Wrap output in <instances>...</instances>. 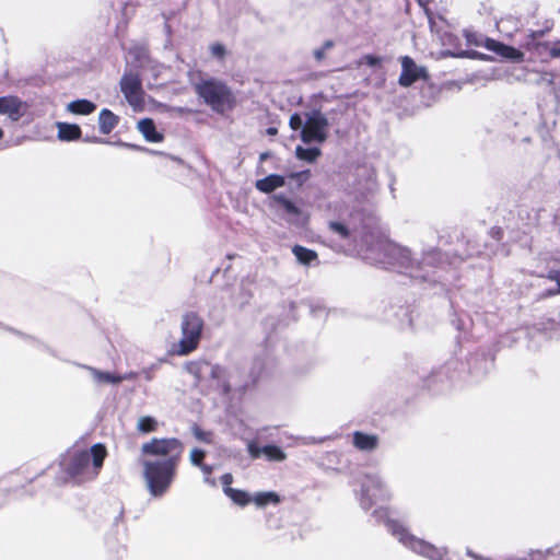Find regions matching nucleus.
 Masks as SVG:
<instances>
[{
    "label": "nucleus",
    "instance_id": "f257e3e1",
    "mask_svg": "<svg viewBox=\"0 0 560 560\" xmlns=\"http://www.w3.org/2000/svg\"><path fill=\"white\" fill-rule=\"evenodd\" d=\"M142 474L149 493L164 497L175 482L182 464L185 445L175 436L152 438L140 448Z\"/></svg>",
    "mask_w": 560,
    "mask_h": 560
},
{
    "label": "nucleus",
    "instance_id": "f03ea898",
    "mask_svg": "<svg viewBox=\"0 0 560 560\" xmlns=\"http://www.w3.org/2000/svg\"><path fill=\"white\" fill-rule=\"evenodd\" d=\"M108 455L103 443H96L88 450L74 451L63 462V471L73 483L80 485L94 480L100 475Z\"/></svg>",
    "mask_w": 560,
    "mask_h": 560
},
{
    "label": "nucleus",
    "instance_id": "7ed1b4c3",
    "mask_svg": "<svg viewBox=\"0 0 560 560\" xmlns=\"http://www.w3.org/2000/svg\"><path fill=\"white\" fill-rule=\"evenodd\" d=\"M289 125L292 130H300V137L304 143H324L328 138V119L318 110L306 113L304 118L293 114Z\"/></svg>",
    "mask_w": 560,
    "mask_h": 560
},
{
    "label": "nucleus",
    "instance_id": "20e7f679",
    "mask_svg": "<svg viewBox=\"0 0 560 560\" xmlns=\"http://www.w3.org/2000/svg\"><path fill=\"white\" fill-rule=\"evenodd\" d=\"M203 328L205 320L197 312L185 313L180 323L182 338L173 345L172 353L182 357L194 352L199 347Z\"/></svg>",
    "mask_w": 560,
    "mask_h": 560
},
{
    "label": "nucleus",
    "instance_id": "39448f33",
    "mask_svg": "<svg viewBox=\"0 0 560 560\" xmlns=\"http://www.w3.org/2000/svg\"><path fill=\"white\" fill-rule=\"evenodd\" d=\"M199 96L215 112L224 113L233 108L235 98L230 89L221 81L210 79L196 85Z\"/></svg>",
    "mask_w": 560,
    "mask_h": 560
},
{
    "label": "nucleus",
    "instance_id": "423d86ee",
    "mask_svg": "<svg viewBox=\"0 0 560 560\" xmlns=\"http://www.w3.org/2000/svg\"><path fill=\"white\" fill-rule=\"evenodd\" d=\"M365 212H349L347 219L342 221H330L328 223L331 232L338 234L341 238L362 235L368 228Z\"/></svg>",
    "mask_w": 560,
    "mask_h": 560
},
{
    "label": "nucleus",
    "instance_id": "0eeeda50",
    "mask_svg": "<svg viewBox=\"0 0 560 560\" xmlns=\"http://www.w3.org/2000/svg\"><path fill=\"white\" fill-rule=\"evenodd\" d=\"M401 74L399 77V84L404 88L412 85L419 79L427 78V69L416 65L412 58L404 56L400 58Z\"/></svg>",
    "mask_w": 560,
    "mask_h": 560
},
{
    "label": "nucleus",
    "instance_id": "6e6552de",
    "mask_svg": "<svg viewBox=\"0 0 560 560\" xmlns=\"http://www.w3.org/2000/svg\"><path fill=\"white\" fill-rule=\"evenodd\" d=\"M120 89L129 104L133 107L142 102L141 81L137 74L127 73L120 81Z\"/></svg>",
    "mask_w": 560,
    "mask_h": 560
},
{
    "label": "nucleus",
    "instance_id": "1a4fd4ad",
    "mask_svg": "<svg viewBox=\"0 0 560 560\" xmlns=\"http://www.w3.org/2000/svg\"><path fill=\"white\" fill-rule=\"evenodd\" d=\"M27 110V105L18 96L0 97V115L8 116L12 121L21 119Z\"/></svg>",
    "mask_w": 560,
    "mask_h": 560
},
{
    "label": "nucleus",
    "instance_id": "9d476101",
    "mask_svg": "<svg viewBox=\"0 0 560 560\" xmlns=\"http://www.w3.org/2000/svg\"><path fill=\"white\" fill-rule=\"evenodd\" d=\"M485 47L506 59L522 61L524 58V54L521 50L494 39H487Z\"/></svg>",
    "mask_w": 560,
    "mask_h": 560
},
{
    "label": "nucleus",
    "instance_id": "9b49d317",
    "mask_svg": "<svg viewBox=\"0 0 560 560\" xmlns=\"http://www.w3.org/2000/svg\"><path fill=\"white\" fill-rule=\"evenodd\" d=\"M352 443L359 451L371 452L378 446V436L375 434L355 431L352 435Z\"/></svg>",
    "mask_w": 560,
    "mask_h": 560
},
{
    "label": "nucleus",
    "instance_id": "f8f14e48",
    "mask_svg": "<svg viewBox=\"0 0 560 560\" xmlns=\"http://www.w3.org/2000/svg\"><path fill=\"white\" fill-rule=\"evenodd\" d=\"M93 380L98 384H119L125 380H130L136 377L135 373H129L127 375H118L110 372H103L95 368H89Z\"/></svg>",
    "mask_w": 560,
    "mask_h": 560
},
{
    "label": "nucleus",
    "instance_id": "ddd939ff",
    "mask_svg": "<svg viewBox=\"0 0 560 560\" xmlns=\"http://www.w3.org/2000/svg\"><path fill=\"white\" fill-rule=\"evenodd\" d=\"M285 185V179L282 175L270 174L265 178L258 179L255 187L265 194L272 192Z\"/></svg>",
    "mask_w": 560,
    "mask_h": 560
},
{
    "label": "nucleus",
    "instance_id": "4468645a",
    "mask_svg": "<svg viewBox=\"0 0 560 560\" xmlns=\"http://www.w3.org/2000/svg\"><path fill=\"white\" fill-rule=\"evenodd\" d=\"M385 525L390 532L392 535L398 538V540L404 544L406 547L410 544L411 539H413V535L409 533V530L397 520L387 518L385 521Z\"/></svg>",
    "mask_w": 560,
    "mask_h": 560
},
{
    "label": "nucleus",
    "instance_id": "2eb2a0df",
    "mask_svg": "<svg viewBox=\"0 0 560 560\" xmlns=\"http://www.w3.org/2000/svg\"><path fill=\"white\" fill-rule=\"evenodd\" d=\"M138 129L150 142H160L163 139L162 135L155 130V126L152 119H141L138 122Z\"/></svg>",
    "mask_w": 560,
    "mask_h": 560
},
{
    "label": "nucleus",
    "instance_id": "dca6fc26",
    "mask_svg": "<svg viewBox=\"0 0 560 560\" xmlns=\"http://www.w3.org/2000/svg\"><path fill=\"white\" fill-rule=\"evenodd\" d=\"M58 138L63 141L77 140L81 136V129L78 125L58 122Z\"/></svg>",
    "mask_w": 560,
    "mask_h": 560
},
{
    "label": "nucleus",
    "instance_id": "f3484780",
    "mask_svg": "<svg viewBox=\"0 0 560 560\" xmlns=\"http://www.w3.org/2000/svg\"><path fill=\"white\" fill-rule=\"evenodd\" d=\"M292 253L302 265H311L313 261L318 259V255L315 250L304 247L302 245H294Z\"/></svg>",
    "mask_w": 560,
    "mask_h": 560
},
{
    "label": "nucleus",
    "instance_id": "a211bd4d",
    "mask_svg": "<svg viewBox=\"0 0 560 560\" xmlns=\"http://www.w3.org/2000/svg\"><path fill=\"white\" fill-rule=\"evenodd\" d=\"M100 130L102 133H109L118 124V117L108 109H103L98 117Z\"/></svg>",
    "mask_w": 560,
    "mask_h": 560
},
{
    "label": "nucleus",
    "instance_id": "6ab92c4d",
    "mask_svg": "<svg viewBox=\"0 0 560 560\" xmlns=\"http://www.w3.org/2000/svg\"><path fill=\"white\" fill-rule=\"evenodd\" d=\"M95 108V104L88 100L73 101L67 105V109L75 115H89L93 113Z\"/></svg>",
    "mask_w": 560,
    "mask_h": 560
},
{
    "label": "nucleus",
    "instance_id": "aec40b11",
    "mask_svg": "<svg viewBox=\"0 0 560 560\" xmlns=\"http://www.w3.org/2000/svg\"><path fill=\"white\" fill-rule=\"evenodd\" d=\"M160 423L152 416H142L138 419L137 431L141 434H150L159 430Z\"/></svg>",
    "mask_w": 560,
    "mask_h": 560
},
{
    "label": "nucleus",
    "instance_id": "412c9836",
    "mask_svg": "<svg viewBox=\"0 0 560 560\" xmlns=\"http://www.w3.org/2000/svg\"><path fill=\"white\" fill-rule=\"evenodd\" d=\"M322 155V151L318 148H304L302 145H298L295 148V156L308 163L315 162Z\"/></svg>",
    "mask_w": 560,
    "mask_h": 560
},
{
    "label": "nucleus",
    "instance_id": "4be33fe9",
    "mask_svg": "<svg viewBox=\"0 0 560 560\" xmlns=\"http://www.w3.org/2000/svg\"><path fill=\"white\" fill-rule=\"evenodd\" d=\"M224 493L240 506H246L252 501L250 495L241 489L225 488Z\"/></svg>",
    "mask_w": 560,
    "mask_h": 560
},
{
    "label": "nucleus",
    "instance_id": "5701e85b",
    "mask_svg": "<svg viewBox=\"0 0 560 560\" xmlns=\"http://www.w3.org/2000/svg\"><path fill=\"white\" fill-rule=\"evenodd\" d=\"M256 505L265 506L267 504H278L280 503V497L278 493L273 491L269 492H259L252 499Z\"/></svg>",
    "mask_w": 560,
    "mask_h": 560
},
{
    "label": "nucleus",
    "instance_id": "b1692460",
    "mask_svg": "<svg viewBox=\"0 0 560 560\" xmlns=\"http://www.w3.org/2000/svg\"><path fill=\"white\" fill-rule=\"evenodd\" d=\"M261 451L271 462H282L287 458L285 453L277 445H265L261 447Z\"/></svg>",
    "mask_w": 560,
    "mask_h": 560
},
{
    "label": "nucleus",
    "instance_id": "393cba45",
    "mask_svg": "<svg viewBox=\"0 0 560 560\" xmlns=\"http://www.w3.org/2000/svg\"><path fill=\"white\" fill-rule=\"evenodd\" d=\"M206 452L201 448H194L191 450L190 452V455H189V459H190V463L194 465V466H201V464H203V460L206 458Z\"/></svg>",
    "mask_w": 560,
    "mask_h": 560
},
{
    "label": "nucleus",
    "instance_id": "a878e982",
    "mask_svg": "<svg viewBox=\"0 0 560 560\" xmlns=\"http://www.w3.org/2000/svg\"><path fill=\"white\" fill-rule=\"evenodd\" d=\"M537 47L549 49V54L552 58H560V46L558 43L552 47H550L549 43H541L538 44Z\"/></svg>",
    "mask_w": 560,
    "mask_h": 560
},
{
    "label": "nucleus",
    "instance_id": "bb28decb",
    "mask_svg": "<svg viewBox=\"0 0 560 560\" xmlns=\"http://www.w3.org/2000/svg\"><path fill=\"white\" fill-rule=\"evenodd\" d=\"M210 51L212 56L217 58H222L225 55V48L221 44L211 45Z\"/></svg>",
    "mask_w": 560,
    "mask_h": 560
},
{
    "label": "nucleus",
    "instance_id": "cd10ccee",
    "mask_svg": "<svg viewBox=\"0 0 560 560\" xmlns=\"http://www.w3.org/2000/svg\"><path fill=\"white\" fill-rule=\"evenodd\" d=\"M311 176V172L310 171H303V172H298V173H292L290 175V177L292 179H295L296 182L299 183H304L306 182Z\"/></svg>",
    "mask_w": 560,
    "mask_h": 560
},
{
    "label": "nucleus",
    "instance_id": "c85d7f7f",
    "mask_svg": "<svg viewBox=\"0 0 560 560\" xmlns=\"http://www.w3.org/2000/svg\"><path fill=\"white\" fill-rule=\"evenodd\" d=\"M223 373H224V369L219 364H214L211 366L210 377L212 380H220L223 376Z\"/></svg>",
    "mask_w": 560,
    "mask_h": 560
},
{
    "label": "nucleus",
    "instance_id": "c756f323",
    "mask_svg": "<svg viewBox=\"0 0 560 560\" xmlns=\"http://www.w3.org/2000/svg\"><path fill=\"white\" fill-rule=\"evenodd\" d=\"M382 61V59L380 57H375V56H372V55H366L362 58V61L361 62H364L371 67H374V66H377L380 65Z\"/></svg>",
    "mask_w": 560,
    "mask_h": 560
},
{
    "label": "nucleus",
    "instance_id": "7c9ffc66",
    "mask_svg": "<svg viewBox=\"0 0 560 560\" xmlns=\"http://www.w3.org/2000/svg\"><path fill=\"white\" fill-rule=\"evenodd\" d=\"M248 453L252 458H259L261 455H264L261 447H259L253 443L248 445Z\"/></svg>",
    "mask_w": 560,
    "mask_h": 560
},
{
    "label": "nucleus",
    "instance_id": "2f4dec72",
    "mask_svg": "<svg viewBox=\"0 0 560 560\" xmlns=\"http://www.w3.org/2000/svg\"><path fill=\"white\" fill-rule=\"evenodd\" d=\"M330 47H331V43H330V42H327V43L324 45V47H323V48H320V49H316V50L314 51V56H315V58H316L317 60H322V59L324 58V56H325V50H326L327 48H330Z\"/></svg>",
    "mask_w": 560,
    "mask_h": 560
},
{
    "label": "nucleus",
    "instance_id": "473e14b6",
    "mask_svg": "<svg viewBox=\"0 0 560 560\" xmlns=\"http://www.w3.org/2000/svg\"><path fill=\"white\" fill-rule=\"evenodd\" d=\"M548 279L557 282L560 292V270H551L548 273Z\"/></svg>",
    "mask_w": 560,
    "mask_h": 560
},
{
    "label": "nucleus",
    "instance_id": "72a5a7b5",
    "mask_svg": "<svg viewBox=\"0 0 560 560\" xmlns=\"http://www.w3.org/2000/svg\"><path fill=\"white\" fill-rule=\"evenodd\" d=\"M221 482H222V485H223L224 489H225V488H231L230 486H231V483L233 482V476H232L231 474H229V472H228V474H224V475L221 477Z\"/></svg>",
    "mask_w": 560,
    "mask_h": 560
},
{
    "label": "nucleus",
    "instance_id": "f704fd0d",
    "mask_svg": "<svg viewBox=\"0 0 560 560\" xmlns=\"http://www.w3.org/2000/svg\"><path fill=\"white\" fill-rule=\"evenodd\" d=\"M199 468L202 470V472L206 475V476H210L213 471V468L212 466L210 465H207V464H201V466H199Z\"/></svg>",
    "mask_w": 560,
    "mask_h": 560
},
{
    "label": "nucleus",
    "instance_id": "c9c22d12",
    "mask_svg": "<svg viewBox=\"0 0 560 560\" xmlns=\"http://www.w3.org/2000/svg\"><path fill=\"white\" fill-rule=\"evenodd\" d=\"M502 230L501 228H498V229H492V235L497 238V240H501L502 238Z\"/></svg>",
    "mask_w": 560,
    "mask_h": 560
},
{
    "label": "nucleus",
    "instance_id": "e433bc0d",
    "mask_svg": "<svg viewBox=\"0 0 560 560\" xmlns=\"http://www.w3.org/2000/svg\"><path fill=\"white\" fill-rule=\"evenodd\" d=\"M267 132H268L269 135H271V136H272V135H276V133H277V129H276V128H269V129L267 130Z\"/></svg>",
    "mask_w": 560,
    "mask_h": 560
},
{
    "label": "nucleus",
    "instance_id": "4c0bfd02",
    "mask_svg": "<svg viewBox=\"0 0 560 560\" xmlns=\"http://www.w3.org/2000/svg\"><path fill=\"white\" fill-rule=\"evenodd\" d=\"M264 371V365L260 363L257 368V374L259 375Z\"/></svg>",
    "mask_w": 560,
    "mask_h": 560
},
{
    "label": "nucleus",
    "instance_id": "58836bf2",
    "mask_svg": "<svg viewBox=\"0 0 560 560\" xmlns=\"http://www.w3.org/2000/svg\"><path fill=\"white\" fill-rule=\"evenodd\" d=\"M541 35H542V33L539 32V33H532L530 36H532L533 39H535L537 36H541Z\"/></svg>",
    "mask_w": 560,
    "mask_h": 560
},
{
    "label": "nucleus",
    "instance_id": "ea45409f",
    "mask_svg": "<svg viewBox=\"0 0 560 560\" xmlns=\"http://www.w3.org/2000/svg\"><path fill=\"white\" fill-rule=\"evenodd\" d=\"M196 436L200 440H203V433L200 431L196 432Z\"/></svg>",
    "mask_w": 560,
    "mask_h": 560
},
{
    "label": "nucleus",
    "instance_id": "a19ab883",
    "mask_svg": "<svg viewBox=\"0 0 560 560\" xmlns=\"http://www.w3.org/2000/svg\"><path fill=\"white\" fill-rule=\"evenodd\" d=\"M381 513H386V510L380 509V510L374 511V514H381Z\"/></svg>",
    "mask_w": 560,
    "mask_h": 560
},
{
    "label": "nucleus",
    "instance_id": "79ce46f5",
    "mask_svg": "<svg viewBox=\"0 0 560 560\" xmlns=\"http://www.w3.org/2000/svg\"><path fill=\"white\" fill-rule=\"evenodd\" d=\"M268 158V153L260 154V160L264 161Z\"/></svg>",
    "mask_w": 560,
    "mask_h": 560
},
{
    "label": "nucleus",
    "instance_id": "37998d69",
    "mask_svg": "<svg viewBox=\"0 0 560 560\" xmlns=\"http://www.w3.org/2000/svg\"><path fill=\"white\" fill-rule=\"evenodd\" d=\"M234 257H235V255H228L229 259H233Z\"/></svg>",
    "mask_w": 560,
    "mask_h": 560
},
{
    "label": "nucleus",
    "instance_id": "c03bdc74",
    "mask_svg": "<svg viewBox=\"0 0 560 560\" xmlns=\"http://www.w3.org/2000/svg\"><path fill=\"white\" fill-rule=\"evenodd\" d=\"M3 137V131L2 129L0 128V139Z\"/></svg>",
    "mask_w": 560,
    "mask_h": 560
},
{
    "label": "nucleus",
    "instance_id": "a18cd8bd",
    "mask_svg": "<svg viewBox=\"0 0 560 560\" xmlns=\"http://www.w3.org/2000/svg\"><path fill=\"white\" fill-rule=\"evenodd\" d=\"M290 214H300L301 212H298V211H294V212H289Z\"/></svg>",
    "mask_w": 560,
    "mask_h": 560
}]
</instances>
